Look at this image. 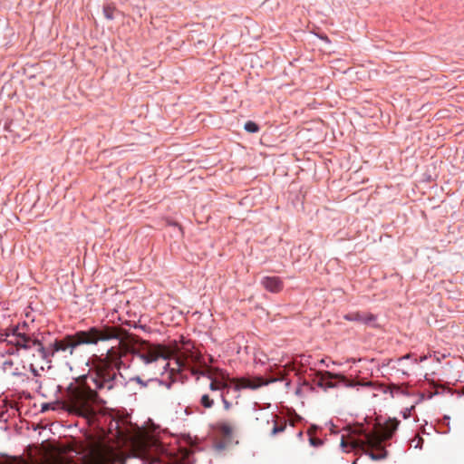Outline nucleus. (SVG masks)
<instances>
[{
    "instance_id": "1",
    "label": "nucleus",
    "mask_w": 464,
    "mask_h": 464,
    "mask_svg": "<svg viewBox=\"0 0 464 464\" xmlns=\"http://www.w3.org/2000/svg\"><path fill=\"white\" fill-rule=\"evenodd\" d=\"M112 351L108 356H100L93 360L92 368L86 375L75 379L67 387L63 398L53 407L62 409L71 415L87 420L95 419L106 404L98 393L99 391H112L117 382V372L109 368L110 363H121Z\"/></svg>"
},
{
    "instance_id": "2",
    "label": "nucleus",
    "mask_w": 464,
    "mask_h": 464,
    "mask_svg": "<svg viewBox=\"0 0 464 464\" xmlns=\"http://www.w3.org/2000/svg\"><path fill=\"white\" fill-rule=\"evenodd\" d=\"M110 328L118 332V337H112V340H118V345L110 348L104 356H108L112 351L121 363H110L109 368L116 372L121 369L127 368L122 358L127 353H131L139 357L145 364L157 362L159 359H171L177 366V370L185 369L191 362H198L200 353L189 349L188 347L180 348L177 343L174 346H166L163 344H155L148 341L140 339L120 326L110 325Z\"/></svg>"
},
{
    "instance_id": "3",
    "label": "nucleus",
    "mask_w": 464,
    "mask_h": 464,
    "mask_svg": "<svg viewBox=\"0 0 464 464\" xmlns=\"http://www.w3.org/2000/svg\"><path fill=\"white\" fill-rule=\"evenodd\" d=\"M5 335L9 343L24 350L34 349L35 353L33 356L48 360L58 353H63L65 358L72 356L75 348L82 344H96L98 342L112 340V337H118V332L110 328V325L92 327L88 331H79L63 339H56L48 348H44L39 340L22 332L19 326L12 327Z\"/></svg>"
},
{
    "instance_id": "4",
    "label": "nucleus",
    "mask_w": 464,
    "mask_h": 464,
    "mask_svg": "<svg viewBox=\"0 0 464 464\" xmlns=\"http://www.w3.org/2000/svg\"><path fill=\"white\" fill-rule=\"evenodd\" d=\"M398 425V420H389L373 431H367L362 424L349 426L345 429L346 434L342 435L341 447L346 452L351 450H361L373 460L383 459L387 456V451L382 442L392 437Z\"/></svg>"
},
{
    "instance_id": "5",
    "label": "nucleus",
    "mask_w": 464,
    "mask_h": 464,
    "mask_svg": "<svg viewBox=\"0 0 464 464\" xmlns=\"http://www.w3.org/2000/svg\"><path fill=\"white\" fill-rule=\"evenodd\" d=\"M202 356L198 362H191L190 365L186 366L191 371L192 374H200L209 379L210 384L209 389L211 391H223L228 388V382H231L232 379H229L228 374L218 368H212L210 366L202 364Z\"/></svg>"
},
{
    "instance_id": "6",
    "label": "nucleus",
    "mask_w": 464,
    "mask_h": 464,
    "mask_svg": "<svg viewBox=\"0 0 464 464\" xmlns=\"http://www.w3.org/2000/svg\"><path fill=\"white\" fill-rule=\"evenodd\" d=\"M269 382H265L263 378L256 377L254 379L240 378L232 379L231 383L235 384L237 390L249 388L252 390L257 389L263 385L268 384Z\"/></svg>"
},
{
    "instance_id": "7",
    "label": "nucleus",
    "mask_w": 464,
    "mask_h": 464,
    "mask_svg": "<svg viewBox=\"0 0 464 464\" xmlns=\"http://www.w3.org/2000/svg\"><path fill=\"white\" fill-rule=\"evenodd\" d=\"M235 423L229 420H219L215 424L216 432L225 440L230 441L235 432Z\"/></svg>"
},
{
    "instance_id": "8",
    "label": "nucleus",
    "mask_w": 464,
    "mask_h": 464,
    "mask_svg": "<svg viewBox=\"0 0 464 464\" xmlns=\"http://www.w3.org/2000/svg\"><path fill=\"white\" fill-rule=\"evenodd\" d=\"M261 284L272 293H278L283 289V281L277 276H266L262 279Z\"/></svg>"
},
{
    "instance_id": "9",
    "label": "nucleus",
    "mask_w": 464,
    "mask_h": 464,
    "mask_svg": "<svg viewBox=\"0 0 464 464\" xmlns=\"http://www.w3.org/2000/svg\"><path fill=\"white\" fill-rule=\"evenodd\" d=\"M324 376H326L325 381V390L328 388H334L337 386V383L334 382V380L338 379L341 382L343 383L346 387L353 386L354 383L349 380H346L343 376L332 373L330 372H324Z\"/></svg>"
},
{
    "instance_id": "10",
    "label": "nucleus",
    "mask_w": 464,
    "mask_h": 464,
    "mask_svg": "<svg viewBox=\"0 0 464 464\" xmlns=\"http://www.w3.org/2000/svg\"><path fill=\"white\" fill-rule=\"evenodd\" d=\"M103 14L106 19L108 20H113L114 19V14L118 12L117 8L111 4L105 5L103 6Z\"/></svg>"
},
{
    "instance_id": "11",
    "label": "nucleus",
    "mask_w": 464,
    "mask_h": 464,
    "mask_svg": "<svg viewBox=\"0 0 464 464\" xmlns=\"http://www.w3.org/2000/svg\"><path fill=\"white\" fill-rule=\"evenodd\" d=\"M273 422H274V426L272 428V431H271V434L272 435H276L279 432H283L286 427V424L285 421H283L282 423H278L276 420V417L273 416Z\"/></svg>"
},
{
    "instance_id": "12",
    "label": "nucleus",
    "mask_w": 464,
    "mask_h": 464,
    "mask_svg": "<svg viewBox=\"0 0 464 464\" xmlns=\"http://www.w3.org/2000/svg\"><path fill=\"white\" fill-rule=\"evenodd\" d=\"M344 318L348 321L362 322V320H364V314H362V313H359V312L351 313V314L344 315Z\"/></svg>"
},
{
    "instance_id": "13",
    "label": "nucleus",
    "mask_w": 464,
    "mask_h": 464,
    "mask_svg": "<svg viewBox=\"0 0 464 464\" xmlns=\"http://www.w3.org/2000/svg\"><path fill=\"white\" fill-rule=\"evenodd\" d=\"M245 130L249 132V133H256L259 130V127L258 125L252 121H248L245 123V126H244Z\"/></svg>"
},
{
    "instance_id": "14",
    "label": "nucleus",
    "mask_w": 464,
    "mask_h": 464,
    "mask_svg": "<svg viewBox=\"0 0 464 464\" xmlns=\"http://www.w3.org/2000/svg\"><path fill=\"white\" fill-rule=\"evenodd\" d=\"M325 381L326 376H324V372H319L316 373V384L320 388L325 390Z\"/></svg>"
},
{
    "instance_id": "15",
    "label": "nucleus",
    "mask_w": 464,
    "mask_h": 464,
    "mask_svg": "<svg viewBox=\"0 0 464 464\" xmlns=\"http://www.w3.org/2000/svg\"><path fill=\"white\" fill-rule=\"evenodd\" d=\"M200 403L204 408L209 409L213 406L214 401L208 394L202 395Z\"/></svg>"
},
{
    "instance_id": "16",
    "label": "nucleus",
    "mask_w": 464,
    "mask_h": 464,
    "mask_svg": "<svg viewBox=\"0 0 464 464\" xmlns=\"http://www.w3.org/2000/svg\"><path fill=\"white\" fill-rule=\"evenodd\" d=\"M364 314V320H362V323L369 324L375 320V315H373L372 314Z\"/></svg>"
},
{
    "instance_id": "17",
    "label": "nucleus",
    "mask_w": 464,
    "mask_h": 464,
    "mask_svg": "<svg viewBox=\"0 0 464 464\" xmlns=\"http://www.w3.org/2000/svg\"><path fill=\"white\" fill-rule=\"evenodd\" d=\"M310 443L311 445L314 446V447H318L320 445L323 444V441L322 440L318 439V438H310Z\"/></svg>"
},
{
    "instance_id": "18",
    "label": "nucleus",
    "mask_w": 464,
    "mask_h": 464,
    "mask_svg": "<svg viewBox=\"0 0 464 464\" xmlns=\"http://www.w3.org/2000/svg\"><path fill=\"white\" fill-rule=\"evenodd\" d=\"M221 397H222V400H223V402L225 404V408L226 409H228L229 408V403L227 402V401L225 399L224 395L221 394Z\"/></svg>"
},
{
    "instance_id": "19",
    "label": "nucleus",
    "mask_w": 464,
    "mask_h": 464,
    "mask_svg": "<svg viewBox=\"0 0 464 464\" xmlns=\"http://www.w3.org/2000/svg\"><path fill=\"white\" fill-rule=\"evenodd\" d=\"M132 380H133V381H135V382H139V383L143 384V382H142V380H141L140 377H135V378H133Z\"/></svg>"
},
{
    "instance_id": "20",
    "label": "nucleus",
    "mask_w": 464,
    "mask_h": 464,
    "mask_svg": "<svg viewBox=\"0 0 464 464\" xmlns=\"http://www.w3.org/2000/svg\"><path fill=\"white\" fill-rule=\"evenodd\" d=\"M320 37H321V39H323V40H324L326 42H329V39H328V37L326 35H322Z\"/></svg>"
},
{
    "instance_id": "21",
    "label": "nucleus",
    "mask_w": 464,
    "mask_h": 464,
    "mask_svg": "<svg viewBox=\"0 0 464 464\" xmlns=\"http://www.w3.org/2000/svg\"><path fill=\"white\" fill-rule=\"evenodd\" d=\"M422 441V439L421 438H419L418 441H417V444L415 445V447L417 448L420 444V442Z\"/></svg>"
}]
</instances>
